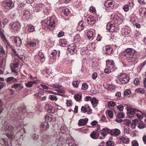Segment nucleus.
Returning <instances> with one entry per match:
<instances>
[{"instance_id": "f257e3e1", "label": "nucleus", "mask_w": 146, "mask_h": 146, "mask_svg": "<svg viewBox=\"0 0 146 146\" xmlns=\"http://www.w3.org/2000/svg\"><path fill=\"white\" fill-rule=\"evenodd\" d=\"M33 7L35 8L34 11L35 12L40 11L46 15L49 14V9L42 3L38 4L35 3L33 4Z\"/></svg>"}, {"instance_id": "f03ea898", "label": "nucleus", "mask_w": 146, "mask_h": 146, "mask_svg": "<svg viewBox=\"0 0 146 146\" xmlns=\"http://www.w3.org/2000/svg\"><path fill=\"white\" fill-rule=\"evenodd\" d=\"M126 54L125 56L127 58V61L130 62H133L135 61L136 59V56L135 55V51L131 48L127 49L125 50Z\"/></svg>"}, {"instance_id": "7ed1b4c3", "label": "nucleus", "mask_w": 146, "mask_h": 146, "mask_svg": "<svg viewBox=\"0 0 146 146\" xmlns=\"http://www.w3.org/2000/svg\"><path fill=\"white\" fill-rule=\"evenodd\" d=\"M44 24V29H48L50 30H53L55 26V21L53 17H50L47 18V21L44 20L43 21V24Z\"/></svg>"}, {"instance_id": "20e7f679", "label": "nucleus", "mask_w": 146, "mask_h": 146, "mask_svg": "<svg viewBox=\"0 0 146 146\" xmlns=\"http://www.w3.org/2000/svg\"><path fill=\"white\" fill-rule=\"evenodd\" d=\"M121 133L120 131L118 129H115L111 130L108 128H104L101 131L100 134L104 137L108 133H110L113 136H117Z\"/></svg>"}, {"instance_id": "39448f33", "label": "nucleus", "mask_w": 146, "mask_h": 146, "mask_svg": "<svg viewBox=\"0 0 146 146\" xmlns=\"http://www.w3.org/2000/svg\"><path fill=\"white\" fill-rule=\"evenodd\" d=\"M6 131L9 133V134L7 133L6 135L7 137L11 140H12L14 137V132L15 131L14 127L10 125L7 124L6 125L5 127Z\"/></svg>"}, {"instance_id": "423d86ee", "label": "nucleus", "mask_w": 146, "mask_h": 146, "mask_svg": "<svg viewBox=\"0 0 146 146\" xmlns=\"http://www.w3.org/2000/svg\"><path fill=\"white\" fill-rule=\"evenodd\" d=\"M94 126L97 127V129H96L95 131H94L92 133V138L94 139H96L99 135L98 131L100 130V128L98 124V122L95 120L92 121V126Z\"/></svg>"}, {"instance_id": "0eeeda50", "label": "nucleus", "mask_w": 146, "mask_h": 146, "mask_svg": "<svg viewBox=\"0 0 146 146\" xmlns=\"http://www.w3.org/2000/svg\"><path fill=\"white\" fill-rule=\"evenodd\" d=\"M14 121L16 122L15 125L17 128L21 127L23 123L22 119L20 114H17L16 115V116L15 117Z\"/></svg>"}, {"instance_id": "6e6552de", "label": "nucleus", "mask_w": 146, "mask_h": 146, "mask_svg": "<svg viewBox=\"0 0 146 146\" xmlns=\"http://www.w3.org/2000/svg\"><path fill=\"white\" fill-rule=\"evenodd\" d=\"M119 79L120 82L123 84L127 83L129 80L127 74H122L119 77Z\"/></svg>"}, {"instance_id": "1a4fd4ad", "label": "nucleus", "mask_w": 146, "mask_h": 146, "mask_svg": "<svg viewBox=\"0 0 146 146\" xmlns=\"http://www.w3.org/2000/svg\"><path fill=\"white\" fill-rule=\"evenodd\" d=\"M126 107L125 109L127 110V115H133L135 114L136 112L139 111L142 114H143V112L138 110H136L135 109L132 108L127 105L126 106Z\"/></svg>"}, {"instance_id": "9d476101", "label": "nucleus", "mask_w": 146, "mask_h": 146, "mask_svg": "<svg viewBox=\"0 0 146 146\" xmlns=\"http://www.w3.org/2000/svg\"><path fill=\"white\" fill-rule=\"evenodd\" d=\"M106 65L108 68L112 70L113 71H115L117 69L115 64L113 60H108L106 61Z\"/></svg>"}, {"instance_id": "9b49d317", "label": "nucleus", "mask_w": 146, "mask_h": 146, "mask_svg": "<svg viewBox=\"0 0 146 146\" xmlns=\"http://www.w3.org/2000/svg\"><path fill=\"white\" fill-rule=\"evenodd\" d=\"M115 3L114 1L112 0H108L105 2L104 3V5L107 8L106 9L107 10H108V8H110L111 9H112L114 8V5Z\"/></svg>"}, {"instance_id": "f8f14e48", "label": "nucleus", "mask_w": 146, "mask_h": 146, "mask_svg": "<svg viewBox=\"0 0 146 146\" xmlns=\"http://www.w3.org/2000/svg\"><path fill=\"white\" fill-rule=\"evenodd\" d=\"M14 3L11 0H5V7L6 8L11 9L14 7Z\"/></svg>"}, {"instance_id": "ddd939ff", "label": "nucleus", "mask_w": 146, "mask_h": 146, "mask_svg": "<svg viewBox=\"0 0 146 146\" xmlns=\"http://www.w3.org/2000/svg\"><path fill=\"white\" fill-rule=\"evenodd\" d=\"M56 146H62L64 143L65 142V139L62 136L60 137L56 140Z\"/></svg>"}, {"instance_id": "4468645a", "label": "nucleus", "mask_w": 146, "mask_h": 146, "mask_svg": "<svg viewBox=\"0 0 146 146\" xmlns=\"http://www.w3.org/2000/svg\"><path fill=\"white\" fill-rule=\"evenodd\" d=\"M48 86L52 87H54L55 88H56V91L57 92V93L60 94H60H64L65 92L64 90L61 89V86L55 84L53 85L52 86H51L49 85H48Z\"/></svg>"}, {"instance_id": "2eb2a0df", "label": "nucleus", "mask_w": 146, "mask_h": 146, "mask_svg": "<svg viewBox=\"0 0 146 146\" xmlns=\"http://www.w3.org/2000/svg\"><path fill=\"white\" fill-rule=\"evenodd\" d=\"M45 109L49 113H53L54 112V108L49 104L47 103L46 104Z\"/></svg>"}, {"instance_id": "dca6fc26", "label": "nucleus", "mask_w": 146, "mask_h": 146, "mask_svg": "<svg viewBox=\"0 0 146 146\" xmlns=\"http://www.w3.org/2000/svg\"><path fill=\"white\" fill-rule=\"evenodd\" d=\"M20 24L17 22H13L11 24V27L14 31H17L19 29Z\"/></svg>"}, {"instance_id": "f3484780", "label": "nucleus", "mask_w": 146, "mask_h": 146, "mask_svg": "<svg viewBox=\"0 0 146 146\" xmlns=\"http://www.w3.org/2000/svg\"><path fill=\"white\" fill-rule=\"evenodd\" d=\"M13 39L15 45L17 47H20L22 43V41L20 38L19 37L15 36Z\"/></svg>"}, {"instance_id": "a211bd4d", "label": "nucleus", "mask_w": 146, "mask_h": 146, "mask_svg": "<svg viewBox=\"0 0 146 146\" xmlns=\"http://www.w3.org/2000/svg\"><path fill=\"white\" fill-rule=\"evenodd\" d=\"M106 28L110 32H113L115 31V27L114 24L110 23H108L106 26Z\"/></svg>"}, {"instance_id": "6ab92c4d", "label": "nucleus", "mask_w": 146, "mask_h": 146, "mask_svg": "<svg viewBox=\"0 0 146 146\" xmlns=\"http://www.w3.org/2000/svg\"><path fill=\"white\" fill-rule=\"evenodd\" d=\"M38 82V81L36 80L29 81L25 83V85L27 87L30 88L32 87L34 84H38L39 83Z\"/></svg>"}, {"instance_id": "aec40b11", "label": "nucleus", "mask_w": 146, "mask_h": 146, "mask_svg": "<svg viewBox=\"0 0 146 146\" xmlns=\"http://www.w3.org/2000/svg\"><path fill=\"white\" fill-rule=\"evenodd\" d=\"M36 40L27 41L25 44V45L28 47H34L36 46Z\"/></svg>"}, {"instance_id": "412c9836", "label": "nucleus", "mask_w": 146, "mask_h": 146, "mask_svg": "<svg viewBox=\"0 0 146 146\" xmlns=\"http://www.w3.org/2000/svg\"><path fill=\"white\" fill-rule=\"evenodd\" d=\"M21 14L23 16V17L25 19H27L30 15L29 12L27 10H23L21 11Z\"/></svg>"}, {"instance_id": "4be33fe9", "label": "nucleus", "mask_w": 146, "mask_h": 146, "mask_svg": "<svg viewBox=\"0 0 146 146\" xmlns=\"http://www.w3.org/2000/svg\"><path fill=\"white\" fill-rule=\"evenodd\" d=\"M88 120V119L86 118L80 119L78 123V125L79 126L84 125L86 124Z\"/></svg>"}, {"instance_id": "5701e85b", "label": "nucleus", "mask_w": 146, "mask_h": 146, "mask_svg": "<svg viewBox=\"0 0 146 146\" xmlns=\"http://www.w3.org/2000/svg\"><path fill=\"white\" fill-rule=\"evenodd\" d=\"M91 108L88 106H86V107L83 106L81 108V111L82 112L84 113L87 112L88 114L91 113Z\"/></svg>"}, {"instance_id": "b1692460", "label": "nucleus", "mask_w": 146, "mask_h": 146, "mask_svg": "<svg viewBox=\"0 0 146 146\" xmlns=\"http://www.w3.org/2000/svg\"><path fill=\"white\" fill-rule=\"evenodd\" d=\"M7 82L9 84L12 83V82L15 83L17 82V80L13 77H10L7 78L6 80Z\"/></svg>"}, {"instance_id": "393cba45", "label": "nucleus", "mask_w": 146, "mask_h": 146, "mask_svg": "<svg viewBox=\"0 0 146 146\" xmlns=\"http://www.w3.org/2000/svg\"><path fill=\"white\" fill-rule=\"evenodd\" d=\"M40 127L43 130H46L49 128V125L47 122L44 121L41 124Z\"/></svg>"}, {"instance_id": "a878e982", "label": "nucleus", "mask_w": 146, "mask_h": 146, "mask_svg": "<svg viewBox=\"0 0 146 146\" xmlns=\"http://www.w3.org/2000/svg\"><path fill=\"white\" fill-rule=\"evenodd\" d=\"M98 100L95 98H92V105L93 107L95 109H97V106L98 105Z\"/></svg>"}, {"instance_id": "bb28decb", "label": "nucleus", "mask_w": 146, "mask_h": 146, "mask_svg": "<svg viewBox=\"0 0 146 146\" xmlns=\"http://www.w3.org/2000/svg\"><path fill=\"white\" fill-rule=\"evenodd\" d=\"M65 139L66 140L65 142L69 146L72 145V144L73 143L74 140L71 137H66Z\"/></svg>"}, {"instance_id": "cd10ccee", "label": "nucleus", "mask_w": 146, "mask_h": 146, "mask_svg": "<svg viewBox=\"0 0 146 146\" xmlns=\"http://www.w3.org/2000/svg\"><path fill=\"white\" fill-rule=\"evenodd\" d=\"M38 58L40 59L41 61L43 62L45 60V57L43 53L39 52L37 56Z\"/></svg>"}, {"instance_id": "c85d7f7f", "label": "nucleus", "mask_w": 146, "mask_h": 146, "mask_svg": "<svg viewBox=\"0 0 146 146\" xmlns=\"http://www.w3.org/2000/svg\"><path fill=\"white\" fill-rule=\"evenodd\" d=\"M139 14L142 17H146V9L141 8L139 10Z\"/></svg>"}, {"instance_id": "c756f323", "label": "nucleus", "mask_w": 146, "mask_h": 146, "mask_svg": "<svg viewBox=\"0 0 146 146\" xmlns=\"http://www.w3.org/2000/svg\"><path fill=\"white\" fill-rule=\"evenodd\" d=\"M112 49L109 46H105V52L106 54L109 55L112 52Z\"/></svg>"}, {"instance_id": "7c9ffc66", "label": "nucleus", "mask_w": 146, "mask_h": 146, "mask_svg": "<svg viewBox=\"0 0 146 146\" xmlns=\"http://www.w3.org/2000/svg\"><path fill=\"white\" fill-rule=\"evenodd\" d=\"M83 22L82 21H81L78 23V26L77 27L78 31H80L83 29L84 26L83 25Z\"/></svg>"}, {"instance_id": "2f4dec72", "label": "nucleus", "mask_w": 146, "mask_h": 146, "mask_svg": "<svg viewBox=\"0 0 146 146\" xmlns=\"http://www.w3.org/2000/svg\"><path fill=\"white\" fill-rule=\"evenodd\" d=\"M0 34L2 38H3V41L4 42V43L9 46H10V44L9 41L6 39L3 33H0Z\"/></svg>"}, {"instance_id": "473e14b6", "label": "nucleus", "mask_w": 146, "mask_h": 146, "mask_svg": "<svg viewBox=\"0 0 146 146\" xmlns=\"http://www.w3.org/2000/svg\"><path fill=\"white\" fill-rule=\"evenodd\" d=\"M138 120L137 119H134L132 121L131 125V127L133 129H134L136 127V125L137 124Z\"/></svg>"}, {"instance_id": "72a5a7b5", "label": "nucleus", "mask_w": 146, "mask_h": 146, "mask_svg": "<svg viewBox=\"0 0 146 146\" xmlns=\"http://www.w3.org/2000/svg\"><path fill=\"white\" fill-rule=\"evenodd\" d=\"M11 70L13 69H16L15 68H18L19 66V64L18 62H16L12 63L10 65Z\"/></svg>"}, {"instance_id": "f704fd0d", "label": "nucleus", "mask_w": 146, "mask_h": 146, "mask_svg": "<svg viewBox=\"0 0 146 146\" xmlns=\"http://www.w3.org/2000/svg\"><path fill=\"white\" fill-rule=\"evenodd\" d=\"M137 124H138V127L140 129H142L145 127V126L143 122L140 120H138Z\"/></svg>"}, {"instance_id": "c9c22d12", "label": "nucleus", "mask_w": 146, "mask_h": 146, "mask_svg": "<svg viewBox=\"0 0 146 146\" xmlns=\"http://www.w3.org/2000/svg\"><path fill=\"white\" fill-rule=\"evenodd\" d=\"M131 94V92L130 89L125 90L124 92V97H127L130 96Z\"/></svg>"}, {"instance_id": "e433bc0d", "label": "nucleus", "mask_w": 146, "mask_h": 146, "mask_svg": "<svg viewBox=\"0 0 146 146\" xmlns=\"http://www.w3.org/2000/svg\"><path fill=\"white\" fill-rule=\"evenodd\" d=\"M113 19L115 21H121V18L116 14H114L113 15Z\"/></svg>"}, {"instance_id": "4c0bfd02", "label": "nucleus", "mask_w": 146, "mask_h": 146, "mask_svg": "<svg viewBox=\"0 0 146 146\" xmlns=\"http://www.w3.org/2000/svg\"><path fill=\"white\" fill-rule=\"evenodd\" d=\"M61 13L65 16H67L70 13V10L68 9H63Z\"/></svg>"}, {"instance_id": "58836bf2", "label": "nucleus", "mask_w": 146, "mask_h": 146, "mask_svg": "<svg viewBox=\"0 0 146 146\" xmlns=\"http://www.w3.org/2000/svg\"><path fill=\"white\" fill-rule=\"evenodd\" d=\"M21 84L20 83L15 84L11 86V88L15 89H17L18 88L21 87Z\"/></svg>"}, {"instance_id": "ea45409f", "label": "nucleus", "mask_w": 146, "mask_h": 146, "mask_svg": "<svg viewBox=\"0 0 146 146\" xmlns=\"http://www.w3.org/2000/svg\"><path fill=\"white\" fill-rule=\"evenodd\" d=\"M45 118L47 121H50L52 120V116L50 114H46L45 115Z\"/></svg>"}, {"instance_id": "a19ab883", "label": "nucleus", "mask_w": 146, "mask_h": 146, "mask_svg": "<svg viewBox=\"0 0 146 146\" xmlns=\"http://www.w3.org/2000/svg\"><path fill=\"white\" fill-rule=\"evenodd\" d=\"M107 146H114V142L111 140H108L106 142Z\"/></svg>"}, {"instance_id": "79ce46f5", "label": "nucleus", "mask_w": 146, "mask_h": 146, "mask_svg": "<svg viewBox=\"0 0 146 146\" xmlns=\"http://www.w3.org/2000/svg\"><path fill=\"white\" fill-rule=\"evenodd\" d=\"M28 31L30 32H33L35 31V28L32 25H29L28 26Z\"/></svg>"}, {"instance_id": "37998d69", "label": "nucleus", "mask_w": 146, "mask_h": 146, "mask_svg": "<svg viewBox=\"0 0 146 146\" xmlns=\"http://www.w3.org/2000/svg\"><path fill=\"white\" fill-rule=\"evenodd\" d=\"M59 43L60 45L63 47H65L66 46V43L64 40H60L59 41Z\"/></svg>"}, {"instance_id": "c03bdc74", "label": "nucleus", "mask_w": 146, "mask_h": 146, "mask_svg": "<svg viewBox=\"0 0 146 146\" xmlns=\"http://www.w3.org/2000/svg\"><path fill=\"white\" fill-rule=\"evenodd\" d=\"M49 99L54 101H56L57 98L56 96L55 95H50L49 96Z\"/></svg>"}, {"instance_id": "a18cd8bd", "label": "nucleus", "mask_w": 146, "mask_h": 146, "mask_svg": "<svg viewBox=\"0 0 146 146\" xmlns=\"http://www.w3.org/2000/svg\"><path fill=\"white\" fill-rule=\"evenodd\" d=\"M121 95V94L120 92H117L116 93L115 96L117 97V100H119L121 99L122 97Z\"/></svg>"}, {"instance_id": "49530a36", "label": "nucleus", "mask_w": 146, "mask_h": 146, "mask_svg": "<svg viewBox=\"0 0 146 146\" xmlns=\"http://www.w3.org/2000/svg\"><path fill=\"white\" fill-rule=\"evenodd\" d=\"M3 101L0 99V114L2 112L3 110Z\"/></svg>"}, {"instance_id": "de8ad7c7", "label": "nucleus", "mask_w": 146, "mask_h": 146, "mask_svg": "<svg viewBox=\"0 0 146 146\" xmlns=\"http://www.w3.org/2000/svg\"><path fill=\"white\" fill-rule=\"evenodd\" d=\"M68 49L73 50H76V46L74 44H71L69 45Z\"/></svg>"}, {"instance_id": "09e8293b", "label": "nucleus", "mask_w": 146, "mask_h": 146, "mask_svg": "<svg viewBox=\"0 0 146 146\" xmlns=\"http://www.w3.org/2000/svg\"><path fill=\"white\" fill-rule=\"evenodd\" d=\"M5 51L4 50L3 48L1 47L0 49V56L2 57L5 54Z\"/></svg>"}, {"instance_id": "8fccbe9b", "label": "nucleus", "mask_w": 146, "mask_h": 146, "mask_svg": "<svg viewBox=\"0 0 146 146\" xmlns=\"http://www.w3.org/2000/svg\"><path fill=\"white\" fill-rule=\"evenodd\" d=\"M10 48H11L12 51L14 53L15 55L17 57H19V54L17 53L16 50L12 46H11V47H10Z\"/></svg>"}, {"instance_id": "3c124183", "label": "nucleus", "mask_w": 146, "mask_h": 146, "mask_svg": "<svg viewBox=\"0 0 146 146\" xmlns=\"http://www.w3.org/2000/svg\"><path fill=\"white\" fill-rule=\"evenodd\" d=\"M10 48H11L12 51L14 53L15 55L17 57H19V54L17 53L16 50L12 46H11V47H10Z\"/></svg>"}, {"instance_id": "603ef678", "label": "nucleus", "mask_w": 146, "mask_h": 146, "mask_svg": "<svg viewBox=\"0 0 146 146\" xmlns=\"http://www.w3.org/2000/svg\"><path fill=\"white\" fill-rule=\"evenodd\" d=\"M136 91L137 93L144 94L145 93L144 89L143 88H138L136 89Z\"/></svg>"}, {"instance_id": "864d4df0", "label": "nucleus", "mask_w": 146, "mask_h": 146, "mask_svg": "<svg viewBox=\"0 0 146 146\" xmlns=\"http://www.w3.org/2000/svg\"><path fill=\"white\" fill-rule=\"evenodd\" d=\"M74 98L77 101H79L81 98V96L80 95L77 94L74 95Z\"/></svg>"}, {"instance_id": "5fc2aeb1", "label": "nucleus", "mask_w": 146, "mask_h": 146, "mask_svg": "<svg viewBox=\"0 0 146 146\" xmlns=\"http://www.w3.org/2000/svg\"><path fill=\"white\" fill-rule=\"evenodd\" d=\"M117 115L118 117L121 118L124 117L125 114L123 112H120L117 113Z\"/></svg>"}, {"instance_id": "6e6d98bb", "label": "nucleus", "mask_w": 146, "mask_h": 146, "mask_svg": "<svg viewBox=\"0 0 146 146\" xmlns=\"http://www.w3.org/2000/svg\"><path fill=\"white\" fill-rule=\"evenodd\" d=\"M115 105H116V104L115 102L113 101H111L109 102L108 103V105L109 106H110L111 107H113Z\"/></svg>"}, {"instance_id": "4d7b16f0", "label": "nucleus", "mask_w": 146, "mask_h": 146, "mask_svg": "<svg viewBox=\"0 0 146 146\" xmlns=\"http://www.w3.org/2000/svg\"><path fill=\"white\" fill-rule=\"evenodd\" d=\"M3 142L4 143V145L5 146H8L9 144L8 142V139L6 138H3L2 139Z\"/></svg>"}, {"instance_id": "13d9d810", "label": "nucleus", "mask_w": 146, "mask_h": 146, "mask_svg": "<svg viewBox=\"0 0 146 146\" xmlns=\"http://www.w3.org/2000/svg\"><path fill=\"white\" fill-rule=\"evenodd\" d=\"M79 83V82L78 81H74L72 83L73 86L74 87L77 88L78 86Z\"/></svg>"}, {"instance_id": "bf43d9fd", "label": "nucleus", "mask_w": 146, "mask_h": 146, "mask_svg": "<svg viewBox=\"0 0 146 146\" xmlns=\"http://www.w3.org/2000/svg\"><path fill=\"white\" fill-rule=\"evenodd\" d=\"M123 9L125 12L129 10V6L128 5H126L123 6Z\"/></svg>"}, {"instance_id": "052dcab7", "label": "nucleus", "mask_w": 146, "mask_h": 146, "mask_svg": "<svg viewBox=\"0 0 146 146\" xmlns=\"http://www.w3.org/2000/svg\"><path fill=\"white\" fill-rule=\"evenodd\" d=\"M88 88V86L86 83H83L82 84V88L84 90H86Z\"/></svg>"}, {"instance_id": "680f3d73", "label": "nucleus", "mask_w": 146, "mask_h": 146, "mask_svg": "<svg viewBox=\"0 0 146 146\" xmlns=\"http://www.w3.org/2000/svg\"><path fill=\"white\" fill-rule=\"evenodd\" d=\"M112 71L111 69L108 68H106L104 70V72L105 73L107 74H109L111 72V71Z\"/></svg>"}, {"instance_id": "e2e57ef3", "label": "nucleus", "mask_w": 146, "mask_h": 146, "mask_svg": "<svg viewBox=\"0 0 146 146\" xmlns=\"http://www.w3.org/2000/svg\"><path fill=\"white\" fill-rule=\"evenodd\" d=\"M11 70L12 72H13V74L15 76H16L18 75L19 73L17 71L16 69H13Z\"/></svg>"}, {"instance_id": "0e129e2a", "label": "nucleus", "mask_w": 146, "mask_h": 146, "mask_svg": "<svg viewBox=\"0 0 146 146\" xmlns=\"http://www.w3.org/2000/svg\"><path fill=\"white\" fill-rule=\"evenodd\" d=\"M132 146H139V144L137 141H133L132 142Z\"/></svg>"}, {"instance_id": "69168bd1", "label": "nucleus", "mask_w": 146, "mask_h": 146, "mask_svg": "<svg viewBox=\"0 0 146 146\" xmlns=\"http://www.w3.org/2000/svg\"><path fill=\"white\" fill-rule=\"evenodd\" d=\"M108 115L110 118H112L113 116V112L110 110H108Z\"/></svg>"}, {"instance_id": "338daca9", "label": "nucleus", "mask_w": 146, "mask_h": 146, "mask_svg": "<svg viewBox=\"0 0 146 146\" xmlns=\"http://www.w3.org/2000/svg\"><path fill=\"white\" fill-rule=\"evenodd\" d=\"M32 137L34 140H36L38 138V135L34 133L32 135Z\"/></svg>"}, {"instance_id": "774afa93", "label": "nucleus", "mask_w": 146, "mask_h": 146, "mask_svg": "<svg viewBox=\"0 0 146 146\" xmlns=\"http://www.w3.org/2000/svg\"><path fill=\"white\" fill-rule=\"evenodd\" d=\"M134 83L136 86H138L139 84V81L138 78L135 79L134 81Z\"/></svg>"}]
</instances>
